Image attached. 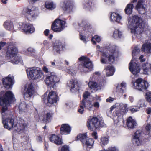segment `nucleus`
I'll list each match as a JSON object with an SVG mask.
<instances>
[{
  "mask_svg": "<svg viewBox=\"0 0 151 151\" xmlns=\"http://www.w3.org/2000/svg\"><path fill=\"white\" fill-rule=\"evenodd\" d=\"M60 6L65 12L68 13L70 12L73 7L72 4L70 1L68 0H65L61 3Z\"/></svg>",
  "mask_w": 151,
  "mask_h": 151,
  "instance_id": "22",
  "label": "nucleus"
},
{
  "mask_svg": "<svg viewBox=\"0 0 151 151\" xmlns=\"http://www.w3.org/2000/svg\"><path fill=\"white\" fill-rule=\"evenodd\" d=\"M134 8L133 5L132 4H128L125 9V11L126 13L127 14H131L132 12V9Z\"/></svg>",
  "mask_w": 151,
  "mask_h": 151,
  "instance_id": "40",
  "label": "nucleus"
},
{
  "mask_svg": "<svg viewBox=\"0 0 151 151\" xmlns=\"http://www.w3.org/2000/svg\"><path fill=\"white\" fill-rule=\"evenodd\" d=\"M60 78L55 73H52L50 75L46 76L45 79L46 84L50 87L55 88L59 84Z\"/></svg>",
  "mask_w": 151,
  "mask_h": 151,
  "instance_id": "15",
  "label": "nucleus"
},
{
  "mask_svg": "<svg viewBox=\"0 0 151 151\" xmlns=\"http://www.w3.org/2000/svg\"><path fill=\"white\" fill-rule=\"evenodd\" d=\"M145 97L147 101L149 102H151V92H147L145 95Z\"/></svg>",
  "mask_w": 151,
  "mask_h": 151,
  "instance_id": "46",
  "label": "nucleus"
},
{
  "mask_svg": "<svg viewBox=\"0 0 151 151\" xmlns=\"http://www.w3.org/2000/svg\"><path fill=\"white\" fill-rule=\"evenodd\" d=\"M142 68L143 70V73L148 75L151 73V64L146 62L142 64Z\"/></svg>",
  "mask_w": 151,
  "mask_h": 151,
  "instance_id": "31",
  "label": "nucleus"
},
{
  "mask_svg": "<svg viewBox=\"0 0 151 151\" xmlns=\"http://www.w3.org/2000/svg\"><path fill=\"white\" fill-rule=\"evenodd\" d=\"M145 22L142 18L134 15L128 18L127 25L131 32L137 37H140L144 32Z\"/></svg>",
  "mask_w": 151,
  "mask_h": 151,
  "instance_id": "2",
  "label": "nucleus"
},
{
  "mask_svg": "<svg viewBox=\"0 0 151 151\" xmlns=\"http://www.w3.org/2000/svg\"><path fill=\"white\" fill-rule=\"evenodd\" d=\"M106 151H119L118 148L115 147H111L105 149Z\"/></svg>",
  "mask_w": 151,
  "mask_h": 151,
  "instance_id": "51",
  "label": "nucleus"
},
{
  "mask_svg": "<svg viewBox=\"0 0 151 151\" xmlns=\"http://www.w3.org/2000/svg\"><path fill=\"white\" fill-rule=\"evenodd\" d=\"M18 25L19 29L23 32L32 33L35 31V28L32 24L20 22L19 23Z\"/></svg>",
  "mask_w": 151,
  "mask_h": 151,
  "instance_id": "16",
  "label": "nucleus"
},
{
  "mask_svg": "<svg viewBox=\"0 0 151 151\" xmlns=\"http://www.w3.org/2000/svg\"><path fill=\"white\" fill-rule=\"evenodd\" d=\"M83 7L86 9H89L91 7L88 1L85 2L83 4Z\"/></svg>",
  "mask_w": 151,
  "mask_h": 151,
  "instance_id": "50",
  "label": "nucleus"
},
{
  "mask_svg": "<svg viewBox=\"0 0 151 151\" xmlns=\"http://www.w3.org/2000/svg\"><path fill=\"white\" fill-rule=\"evenodd\" d=\"M90 93L88 92H85L83 95L84 99L86 100V99L88 98V97L90 96Z\"/></svg>",
  "mask_w": 151,
  "mask_h": 151,
  "instance_id": "55",
  "label": "nucleus"
},
{
  "mask_svg": "<svg viewBox=\"0 0 151 151\" xmlns=\"http://www.w3.org/2000/svg\"><path fill=\"white\" fill-rule=\"evenodd\" d=\"M107 76H113L115 71V68L112 65H109L106 67L104 69Z\"/></svg>",
  "mask_w": 151,
  "mask_h": 151,
  "instance_id": "32",
  "label": "nucleus"
},
{
  "mask_svg": "<svg viewBox=\"0 0 151 151\" xmlns=\"http://www.w3.org/2000/svg\"><path fill=\"white\" fill-rule=\"evenodd\" d=\"M50 141L57 145H60L63 144L62 139L59 136L55 134L52 135L49 138Z\"/></svg>",
  "mask_w": 151,
  "mask_h": 151,
  "instance_id": "29",
  "label": "nucleus"
},
{
  "mask_svg": "<svg viewBox=\"0 0 151 151\" xmlns=\"http://www.w3.org/2000/svg\"><path fill=\"white\" fill-rule=\"evenodd\" d=\"M105 125L103 121H99L98 119L96 117L88 119L87 122L88 129L93 131L99 127H103Z\"/></svg>",
  "mask_w": 151,
  "mask_h": 151,
  "instance_id": "11",
  "label": "nucleus"
},
{
  "mask_svg": "<svg viewBox=\"0 0 151 151\" xmlns=\"http://www.w3.org/2000/svg\"><path fill=\"white\" fill-rule=\"evenodd\" d=\"M134 104L136 106H138L139 109L141 108H145L146 105L145 104V101L143 99H140L137 101H135Z\"/></svg>",
  "mask_w": 151,
  "mask_h": 151,
  "instance_id": "38",
  "label": "nucleus"
},
{
  "mask_svg": "<svg viewBox=\"0 0 151 151\" xmlns=\"http://www.w3.org/2000/svg\"><path fill=\"white\" fill-rule=\"evenodd\" d=\"M79 140L83 144V147L86 148L87 150L93 148L94 146V140L91 138L87 137V134H78L76 138V140Z\"/></svg>",
  "mask_w": 151,
  "mask_h": 151,
  "instance_id": "8",
  "label": "nucleus"
},
{
  "mask_svg": "<svg viewBox=\"0 0 151 151\" xmlns=\"http://www.w3.org/2000/svg\"><path fill=\"white\" fill-rule=\"evenodd\" d=\"M131 85L133 88L142 91L146 90L149 86L148 82L141 78L137 79L135 81L132 80Z\"/></svg>",
  "mask_w": 151,
  "mask_h": 151,
  "instance_id": "9",
  "label": "nucleus"
},
{
  "mask_svg": "<svg viewBox=\"0 0 151 151\" xmlns=\"http://www.w3.org/2000/svg\"><path fill=\"white\" fill-rule=\"evenodd\" d=\"M115 100V98H112L111 97H109L108 98L106 99V101L107 102H109L111 103L113 102Z\"/></svg>",
  "mask_w": 151,
  "mask_h": 151,
  "instance_id": "57",
  "label": "nucleus"
},
{
  "mask_svg": "<svg viewBox=\"0 0 151 151\" xmlns=\"http://www.w3.org/2000/svg\"><path fill=\"white\" fill-rule=\"evenodd\" d=\"M45 6L48 9L52 10L55 8L56 5L52 1H47L45 3Z\"/></svg>",
  "mask_w": 151,
  "mask_h": 151,
  "instance_id": "41",
  "label": "nucleus"
},
{
  "mask_svg": "<svg viewBox=\"0 0 151 151\" xmlns=\"http://www.w3.org/2000/svg\"><path fill=\"white\" fill-rule=\"evenodd\" d=\"M6 45V43L4 42H1L0 43V50L1 49L2 47H3Z\"/></svg>",
  "mask_w": 151,
  "mask_h": 151,
  "instance_id": "64",
  "label": "nucleus"
},
{
  "mask_svg": "<svg viewBox=\"0 0 151 151\" xmlns=\"http://www.w3.org/2000/svg\"><path fill=\"white\" fill-rule=\"evenodd\" d=\"M17 49L15 44L10 43L8 44V50L6 53V58L9 61L13 64H17L22 62V59L17 55Z\"/></svg>",
  "mask_w": 151,
  "mask_h": 151,
  "instance_id": "3",
  "label": "nucleus"
},
{
  "mask_svg": "<svg viewBox=\"0 0 151 151\" xmlns=\"http://www.w3.org/2000/svg\"><path fill=\"white\" fill-rule=\"evenodd\" d=\"M15 100L14 95L11 91H8L6 93L4 91L0 92V105L3 106L1 109L2 122L4 128L9 130L11 129L14 130V126L16 122L12 118V115L6 114L5 112L7 110V106Z\"/></svg>",
  "mask_w": 151,
  "mask_h": 151,
  "instance_id": "1",
  "label": "nucleus"
},
{
  "mask_svg": "<svg viewBox=\"0 0 151 151\" xmlns=\"http://www.w3.org/2000/svg\"><path fill=\"white\" fill-rule=\"evenodd\" d=\"M82 104L84 106L86 109L88 111H92L93 109V104L91 101H86V100L83 99L82 101Z\"/></svg>",
  "mask_w": 151,
  "mask_h": 151,
  "instance_id": "34",
  "label": "nucleus"
},
{
  "mask_svg": "<svg viewBox=\"0 0 151 151\" xmlns=\"http://www.w3.org/2000/svg\"><path fill=\"white\" fill-rule=\"evenodd\" d=\"M79 61L81 62V65L85 68L91 70L93 67L91 61L86 56H82L78 58Z\"/></svg>",
  "mask_w": 151,
  "mask_h": 151,
  "instance_id": "19",
  "label": "nucleus"
},
{
  "mask_svg": "<svg viewBox=\"0 0 151 151\" xmlns=\"http://www.w3.org/2000/svg\"><path fill=\"white\" fill-rule=\"evenodd\" d=\"M110 54L108 55L106 52H104L101 56V62L102 64L114 63L118 57V52L116 47L114 45H109L107 47Z\"/></svg>",
  "mask_w": 151,
  "mask_h": 151,
  "instance_id": "4",
  "label": "nucleus"
},
{
  "mask_svg": "<svg viewBox=\"0 0 151 151\" xmlns=\"http://www.w3.org/2000/svg\"><path fill=\"white\" fill-rule=\"evenodd\" d=\"M93 107L96 108H98L100 106V104L97 101L95 102L93 104Z\"/></svg>",
  "mask_w": 151,
  "mask_h": 151,
  "instance_id": "56",
  "label": "nucleus"
},
{
  "mask_svg": "<svg viewBox=\"0 0 151 151\" xmlns=\"http://www.w3.org/2000/svg\"><path fill=\"white\" fill-rule=\"evenodd\" d=\"M67 86L71 92H75L78 88L77 81L76 79H71L68 83Z\"/></svg>",
  "mask_w": 151,
  "mask_h": 151,
  "instance_id": "25",
  "label": "nucleus"
},
{
  "mask_svg": "<svg viewBox=\"0 0 151 151\" xmlns=\"http://www.w3.org/2000/svg\"><path fill=\"white\" fill-rule=\"evenodd\" d=\"M144 0H138L136 6V9L140 14H143L145 13V9L144 6Z\"/></svg>",
  "mask_w": 151,
  "mask_h": 151,
  "instance_id": "27",
  "label": "nucleus"
},
{
  "mask_svg": "<svg viewBox=\"0 0 151 151\" xmlns=\"http://www.w3.org/2000/svg\"><path fill=\"white\" fill-rule=\"evenodd\" d=\"M101 40V37L97 35H96L92 37L91 39V41L94 44H95L96 43V41L98 42H99Z\"/></svg>",
  "mask_w": 151,
  "mask_h": 151,
  "instance_id": "44",
  "label": "nucleus"
},
{
  "mask_svg": "<svg viewBox=\"0 0 151 151\" xmlns=\"http://www.w3.org/2000/svg\"><path fill=\"white\" fill-rule=\"evenodd\" d=\"M94 99L95 100L99 101H100L101 100L100 96H96L94 97Z\"/></svg>",
  "mask_w": 151,
  "mask_h": 151,
  "instance_id": "63",
  "label": "nucleus"
},
{
  "mask_svg": "<svg viewBox=\"0 0 151 151\" xmlns=\"http://www.w3.org/2000/svg\"><path fill=\"white\" fill-rule=\"evenodd\" d=\"M67 27L65 21L58 18L52 23L51 29L54 32H58L63 30Z\"/></svg>",
  "mask_w": 151,
  "mask_h": 151,
  "instance_id": "12",
  "label": "nucleus"
},
{
  "mask_svg": "<svg viewBox=\"0 0 151 151\" xmlns=\"http://www.w3.org/2000/svg\"><path fill=\"white\" fill-rule=\"evenodd\" d=\"M141 134V132L137 131L135 133L133 138L132 140L133 143L137 146H140L142 144V141L140 138Z\"/></svg>",
  "mask_w": 151,
  "mask_h": 151,
  "instance_id": "24",
  "label": "nucleus"
},
{
  "mask_svg": "<svg viewBox=\"0 0 151 151\" xmlns=\"http://www.w3.org/2000/svg\"><path fill=\"white\" fill-rule=\"evenodd\" d=\"M14 130L19 134L24 133L27 128V125L23 120L18 121L17 123L15 122L14 125Z\"/></svg>",
  "mask_w": 151,
  "mask_h": 151,
  "instance_id": "18",
  "label": "nucleus"
},
{
  "mask_svg": "<svg viewBox=\"0 0 151 151\" xmlns=\"http://www.w3.org/2000/svg\"><path fill=\"white\" fill-rule=\"evenodd\" d=\"M146 112L148 114H151V108L150 107H147L146 108Z\"/></svg>",
  "mask_w": 151,
  "mask_h": 151,
  "instance_id": "61",
  "label": "nucleus"
},
{
  "mask_svg": "<svg viewBox=\"0 0 151 151\" xmlns=\"http://www.w3.org/2000/svg\"><path fill=\"white\" fill-rule=\"evenodd\" d=\"M109 137L108 136L102 137L100 139V143L101 145H105L109 142Z\"/></svg>",
  "mask_w": 151,
  "mask_h": 151,
  "instance_id": "42",
  "label": "nucleus"
},
{
  "mask_svg": "<svg viewBox=\"0 0 151 151\" xmlns=\"http://www.w3.org/2000/svg\"><path fill=\"white\" fill-rule=\"evenodd\" d=\"M39 14L38 8L35 6H32L31 8L24 7L21 12V14L30 22L35 21L38 17Z\"/></svg>",
  "mask_w": 151,
  "mask_h": 151,
  "instance_id": "6",
  "label": "nucleus"
},
{
  "mask_svg": "<svg viewBox=\"0 0 151 151\" xmlns=\"http://www.w3.org/2000/svg\"><path fill=\"white\" fill-rule=\"evenodd\" d=\"M145 129L146 131L147 132L148 134L151 131V124H147L145 127Z\"/></svg>",
  "mask_w": 151,
  "mask_h": 151,
  "instance_id": "52",
  "label": "nucleus"
},
{
  "mask_svg": "<svg viewBox=\"0 0 151 151\" xmlns=\"http://www.w3.org/2000/svg\"><path fill=\"white\" fill-rule=\"evenodd\" d=\"M35 93L33 83H29L26 84L23 91L24 97L26 100H29L34 96Z\"/></svg>",
  "mask_w": 151,
  "mask_h": 151,
  "instance_id": "14",
  "label": "nucleus"
},
{
  "mask_svg": "<svg viewBox=\"0 0 151 151\" xmlns=\"http://www.w3.org/2000/svg\"><path fill=\"white\" fill-rule=\"evenodd\" d=\"M135 108H134L133 106L129 107V110L132 112L134 113L139 111V109L138 106H136V105L134 106Z\"/></svg>",
  "mask_w": 151,
  "mask_h": 151,
  "instance_id": "48",
  "label": "nucleus"
},
{
  "mask_svg": "<svg viewBox=\"0 0 151 151\" xmlns=\"http://www.w3.org/2000/svg\"><path fill=\"white\" fill-rule=\"evenodd\" d=\"M61 62L60 61L56 62L55 60H54V62H51V65L54 67L57 68L58 66H59V65L61 64Z\"/></svg>",
  "mask_w": 151,
  "mask_h": 151,
  "instance_id": "49",
  "label": "nucleus"
},
{
  "mask_svg": "<svg viewBox=\"0 0 151 151\" xmlns=\"http://www.w3.org/2000/svg\"><path fill=\"white\" fill-rule=\"evenodd\" d=\"M104 2L108 5L113 3L114 2V0H104Z\"/></svg>",
  "mask_w": 151,
  "mask_h": 151,
  "instance_id": "59",
  "label": "nucleus"
},
{
  "mask_svg": "<svg viewBox=\"0 0 151 151\" xmlns=\"http://www.w3.org/2000/svg\"><path fill=\"white\" fill-rule=\"evenodd\" d=\"M63 47V45L61 42H59L55 43L53 47L52 50L51 52L54 55L60 53V50Z\"/></svg>",
  "mask_w": 151,
  "mask_h": 151,
  "instance_id": "28",
  "label": "nucleus"
},
{
  "mask_svg": "<svg viewBox=\"0 0 151 151\" xmlns=\"http://www.w3.org/2000/svg\"><path fill=\"white\" fill-rule=\"evenodd\" d=\"M36 139L38 142H40L42 141V138L40 136H37Z\"/></svg>",
  "mask_w": 151,
  "mask_h": 151,
  "instance_id": "62",
  "label": "nucleus"
},
{
  "mask_svg": "<svg viewBox=\"0 0 151 151\" xmlns=\"http://www.w3.org/2000/svg\"><path fill=\"white\" fill-rule=\"evenodd\" d=\"M2 83L4 86L5 88L7 89L11 88L14 83V77L9 75L2 79Z\"/></svg>",
  "mask_w": 151,
  "mask_h": 151,
  "instance_id": "20",
  "label": "nucleus"
},
{
  "mask_svg": "<svg viewBox=\"0 0 151 151\" xmlns=\"http://www.w3.org/2000/svg\"><path fill=\"white\" fill-rule=\"evenodd\" d=\"M32 106L33 104L32 102H31L30 105H29L28 104H26L25 102H22L19 104L18 106L19 112L20 114L25 112L27 111L28 109H30Z\"/></svg>",
  "mask_w": 151,
  "mask_h": 151,
  "instance_id": "26",
  "label": "nucleus"
},
{
  "mask_svg": "<svg viewBox=\"0 0 151 151\" xmlns=\"http://www.w3.org/2000/svg\"><path fill=\"white\" fill-rule=\"evenodd\" d=\"M28 77L33 80L40 78L43 75L42 71L40 68L33 67L27 70Z\"/></svg>",
  "mask_w": 151,
  "mask_h": 151,
  "instance_id": "13",
  "label": "nucleus"
},
{
  "mask_svg": "<svg viewBox=\"0 0 151 151\" xmlns=\"http://www.w3.org/2000/svg\"><path fill=\"white\" fill-rule=\"evenodd\" d=\"M129 100L131 102L133 103L134 102V103L135 101H137V100L135 99L134 97L132 96H130L129 97Z\"/></svg>",
  "mask_w": 151,
  "mask_h": 151,
  "instance_id": "60",
  "label": "nucleus"
},
{
  "mask_svg": "<svg viewBox=\"0 0 151 151\" xmlns=\"http://www.w3.org/2000/svg\"><path fill=\"white\" fill-rule=\"evenodd\" d=\"M92 136L95 139H97L98 138V136L97 134V133L96 132H93V133H92Z\"/></svg>",
  "mask_w": 151,
  "mask_h": 151,
  "instance_id": "58",
  "label": "nucleus"
},
{
  "mask_svg": "<svg viewBox=\"0 0 151 151\" xmlns=\"http://www.w3.org/2000/svg\"><path fill=\"white\" fill-rule=\"evenodd\" d=\"M58 151H69V147L67 145H63L58 148Z\"/></svg>",
  "mask_w": 151,
  "mask_h": 151,
  "instance_id": "47",
  "label": "nucleus"
},
{
  "mask_svg": "<svg viewBox=\"0 0 151 151\" xmlns=\"http://www.w3.org/2000/svg\"><path fill=\"white\" fill-rule=\"evenodd\" d=\"M100 75V73L99 72H96L93 74V77L90 78V81L88 83L89 87L91 89H95L98 87H100L104 84V81H102L99 83L98 84L96 82L93 81V79L95 80L96 77Z\"/></svg>",
  "mask_w": 151,
  "mask_h": 151,
  "instance_id": "17",
  "label": "nucleus"
},
{
  "mask_svg": "<svg viewBox=\"0 0 151 151\" xmlns=\"http://www.w3.org/2000/svg\"><path fill=\"white\" fill-rule=\"evenodd\" d=\"M137 124L135 121L131 117H129L127 119V125L129 129H133L135 127Z\"/></svg>",
  "mask_w": 151,
  "mask_h": 151,
  "instance_id": "33",
  "label": "nucleus"
},
{
  "mask_svg": "<svg viewBox=\"0 0 151 151\" xmlns=\"http://www.w3.org/2000/svg\"><path fill=\"white\" fill-rule=\"evenodd\" d=\"M126 85L124 82L118 84L116 86V91L120 93H124L126 89Z\"/></svg>",
  "mask_w": 151,
  "mask_h": 151,
  "instance_id": "35",
  "label": "nucleus"
},
{
  "mask_svg": "<svg viewBox=\"0 0 151 151\" xmlns=\"http://www.w3.org/2000/svg\"><path fill=\"white\" fill-rule=\"evenodd\" d=\"M78 25L82 29L81 32H80V38L83 42H86L87 40L84 35L91 33L92 31V29L90 24L86 20H83L78 23Z\"/></svg>",
  "mask_w": 151,
  "mask_h": 151,
  "instance_id": "7",
  "label": "nucleus"
},
{
  "mask_svg": "<svg viewBox=\"0 0 151 151\" xmlns=\"http://www.w3.org/2000/svg\"><path fill=\"white\" fill-rule=\"evenodd\" d=\"M3 26L6 30L12 31L14 29V26L12 22L10 21H6L4 23Z\"/></svg>",
  "mask_w": 151,
  "mask_h": 151,
  "instance_id": "37",
  "label": "nucleus"
},
{
  "mask_svg": "<svg viewBox=\"0 0 151 151\" xmlns=\"http://www.w3.org/2000/svg\"><path fill=\"white\" fill-rule=\"evenodd\" d=\"M122 36V32L118 29H115L113 33V37L115 38H121Z\"/></svg>",
  "mask_w": 151,
  "mask_h": 151,
  "instance_id": "43",
  "label": "nucleus"
},
{
  "mask_svg": "<svg viewBox=\"0 0 151 151\" xmlns=\"http://www.w3.org/2000/svg\"><path fill=\"white\" fill-rule=\"evenodd\" d=\"M83 105H81L80 106V107L79 109H78V112L80 114H83L84 111V106Z\"/></svg>",
  "mask_w": 151,
  "mask_h": 151,
  "instance_id": "53",
  "label": "nucleus"
},
{
  "mask_svg": "<svg viewBox=\"0 0 151 151\" xmlns=\"http://www.w3.org/2000/svg\"><path fill=\"white\" fill-rule=\"evenodd\" d=\"M127 105L126 104L116 103L110 108L109 112L114 110L115 114L118 116L123 115L127 111Z\"/></svg>",
  "mask_w": 151,
  "mask_h": 151,
  "instance_id": "10",
  "label": "nucleus"
},
{
  "mask_svg": "<svg viewBox=\"0 0 151 151\" xmlns=\"http://www.w3.org/2000/svg\"><path fill=\"white\" fill-rule=\"evenodd\" d=\"M71 130V127L68 124H63L61 127L60 133L62 134H70Z\"/></svg>",
  "mask_w": 151,
  "mask_h": 151,
  "instance_id": "30",
  "label": "nucleus"
},
{
  "mask_svg": "<svg viewBox=\"0 0 151 151\" xmlns=\"http://www.w3.org/2000/svg\"><path fill=\"white\" fill-rule=\"evenodd\" d=\"M28 52L30 53H35L36 51L35 49L32 47H29L27 49Z\"/></svg>",
  "mask_w": 151,
  "mask_h": 151,
  "instance_id": "54",
  "label": "nucleus"
},
{
  "mask_svg": "<svg viewBox=\"0 0 151 151\" xmlns=\"http://www.w3.org/2000/svg\"><path fill=\"white\" fill-rule=\"evenodd\" d=\"M58 96L55 92L52 91L50 92L47 97L48 105H50L56 103L58 101Z\"/></svg>",
  "mask_w": 151,
  "mask_h": 151,
  "instance_id": "23",
  "label": "nucleus"
},
{
  "mask_svg": "<svg viewBox=\"0 0 151 151\" xmlns=\"http://www.w3.org/2000/svg\"><path fill=\"white\" fill-rule=\"evenodd\" d=\"M142 49L145 52H151V43H147L144 44Z\"/></svg>",
  "mask_w": 151,
  "mask_h": 151,
  "instance_id": "39",
  "label": "nucleus"
},
{
  "mask_svg": "<svg viewBox=\"0 0 151 151\" xmlns=\"http://www.w3.org/2000/svg\"><path fill=\"white\" fill-rule=\"evenodd\" d=\"M52 116V114L51 113L47 112H45L43 115V121L46 123L49 122Z\"/></svg>",
  "mask_w": 151,
  "mask_h": 151,
  "instance_id": "36",
  "label": "nucleus"
},
{
  "mask_svg": "<svg viewBox=\"0 0 151 151\" xmlns=\"http://www.w3.org/2000/svg\"><path fill=\"white\" fill-rule=\"evenodd\" d=\"M140 51L139 47L136 46L133 49L132 52L133 57L131 61L129 63V68L131 73L135 76H138L140 71V65L136 57Z\"/></svg>",
  "mask_w": 151,
  "mask_h": 151,
  "instance_id": "5",
  "label": "nucleus"
},
{
  "mask_svg": "<svg viewBox=\"0 0 151 151\" xmlns=\"http://www.w3.org/2000/svg\"><path fill=\"white\" fill-rule=\"evenodd\" d=\"M110 21L113 22H116L121 24H122V17L119 14L113 12L111 13L110 17Z\"/></svg>",
  "mask_w": 151,
  "mask_h": 151,
  "instance_id": "21",
  "label": "nucleus"
},
{
  "mask_svg": "<svg viewBox=\"0 0 151 151\" xmlns=\"http://www.w3.org/2000/svg\"><path fill=\"white\" fill-rule=\"evenodd\" d=\"M66 71L72 76H74L76 74L77 72L75 68H71L68 69L67 70H66Z\"/></svg>",
  "mask_w": 151,
  "mask_h": 151,
  "instance_id": "45",
  "label": "nucleus"
}]
</instances>
